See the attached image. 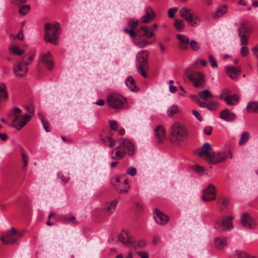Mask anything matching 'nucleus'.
<instances>
[{"mask_svg":"<svg viewBox=\"0 0 258 258\" xmlns=\"http://www.w3.org/2000/svg\"><path fill=\"white\" fill-rule=\"evenodd\" d=\"M149 53L147 50H141L137 55V66H148V57Z\"/></svg>","mask_w":258,"mask_h":258,"instance_id":"2eb2a0df","label":"nucleus"},{"mask_svg":"<svg viewBox=\"0 0 258 258\" xmlns=\"http://www.w3.org/2000/svg\"><path fill=\"white\" fill-rule=\"evenodd\" d=\"M218 103L215 101H211L207 104L206 108H207L209 110L213 111L216 109V108L218 106Z\"/></svg>","mask_w":258,"mask_h":258,"instance_id":"58836bf2","label":"nucleus"},{"mask_svg":"<svg viewBox=\"0 0 258 258\" xmlns=\"http://www.w3.org/2000/svg\"><path fill=\"white\" fill-rule=\"evenodd\" d=\"M25 108L29 113H33L34 112L33 108L30 106H26Z\"/></svg>","mask_w":258,"mask_h":258,"instance_id":"0e129e2a","label":"nucleus"},{"mask_svg":"<svg viewBox=\"0 0 258 258\" xmlns=\"http://www.w3.org/2000/svg\"><path fill=\"white\" fill-rule=\"evenodd\" d=\"M220 117L227 122H231L234 120L236 118V115L228 109H225L220 113Z\"/></svg>","mask_w":258,"mask_h":258,"instance_id":"aec40b11","label":"nucleus"},{"mask_svg":"<svg viewBox=\"0 0 258 258\" xmlns=\"http://www.w3.org/2000/svg\"><path fill=\"white\" fill-rule=\"evenodd\" d=\"M34 55V54H26L21 61L14 66V72L17 76H23L26 74L28 71L27 66L32 62Z\"/></svg>","mask_w":258,"mask_h":258,"instance_id":"20e7f679","label":"nucleus"},{"mask_svg":"<svg viewBox=\"0 0 258 258\" xmlns=\"http://www.w3.org/2000/svg\"><path fill=\"white\" fill-rule=\"evenodd\" d=\"M232 220L233 217L232 216L219 218L215 221L214 228L219 232L230 230L233 228Z\"/></svg>","mask_w":258,"mask_h":258,"instance_id":"9d476101","label":"nucleus"},{"mask_svg":"<svg viewBox=\"0 0 258 258\" xmlns=\"http://www.w3.org/2000/svg\"><path fill=\"white\" fill-rule=\"evenodd\" d=\"M138 254L141 257V258H149L148 254L145 251H139Z\"/></svg>","mask_w":258,"mask_h":258,"instance_id":"4d7b16f0","label":"nucleus"},{"mask_svg":"<svg viewBox=\"0 0 258 258\" xmlns=\"http://www.w3.org/2000/svg\"><path fill=\"white\" fill-rule=\"evenodd\" d=\"M39 117L41 119L43 126L46 132H49L50 130L49 128V123L48 121L45 119V117L41 114H39Z\"/></svg>","mask_w":258,"mask_h":258,"instance_id":"c9c22d12","label":"nucleus"},{"mask_svg":"<svg viewBox=\"0 0 258 258\" xmlns=\"http://www.w3.org/2000/svg\"><path fill=\"white\" fill-rule=\"evenodd\" d=\"M128 34L132 38H135L136 35V34L134 31V29H131V31L128 33Z\"/></svg>","mask_w":258,"mask_h":258,"instance_id":"338daca9","label":"nucleus"},{"mask_svg":"<svg viewBox=\"0 0 258 258\" xmlns=\"http://www.w3.org/2000/svg\"><path fill=\"white\" fill-rule=\"evenodd\" d=\"M212 150V146L211 144L208 142L205 143L201 149L196 151V154L200 157L205 158L210 164V161L212 157H215V153L211 152Z\"/></svg>","mask_w":258,"mask_h":258,"instance_id":"9b49d317","label":"nucleus"},{"mask_svg":"<svg viewBox=\"0 0 258 258\" xmlns=\"http://www.w3.org/2000/svg\"><path fill=\"white\" fill-rule=\"evenodd\" d=\"M248 32V28L247 26L246 22H243L241 23L240 26L238 29V35H240L242 34H247Z\"/></svg>","mask_w":258,"mask_h":258,"instance_id":"2f4dec72","label":"nucleus"},{"mask_svg":"<svg viewBox=\"0 0 258 258\" xmlns=\"http://www.w3.org/2000/svg\"><path fill=\"white\" fill-rule=\"evenodd\" d=\"M215 246L218 249H222L223 247L227 245V238L223 237H217L214 240Z\"/></svg>","mask_w":258,"mask_h":258,"instance_id":"393cba45","label":"nucleus"},{"mask_svg":"<svg viewBox=\"0 0 258 258\" xmlns=\"http://www.w3.org/2000/svg\"><path fill=\"white\" fill-rule=\"evenodd\" d=\"M171 140L180 142L184 141L188 136L185 126L178 123H174L170 127Z\"/></svg>","mask_w":258,"mask_h":258,"instance_id":"7ed1b4c3","label":"nucleus"},{"mask_svg":"<svg viewBox=\"0 0 258 258\" xmlns=\"http://www.w3.org/2000/svg\"><path fill=\"white\" fill-rule=\"evenodd\" d=\"M95 104L99 106H102L105 104V101L104 100L100 99L97 102H95Z\"/></svg>","mask_w":258,"mask_h":258,"instance_id":"052dcab7","label":"nucleus"},{"mask_svg":"<svg viewBox=\"0 0 258 258\" xmlns=\"http://www.w3.org/2000/svg\"><path fill=\"white\" fill-rule=\"evenodd\" d=\"M216 197V188L212 184H209L208 187L203 190V200L205 202L211 201L215 199Z\"/></svg>","mask_w":258,"mask_h":258,"instance_id":"f8f14e48","label":"nucleus"},{"mask_svg":"<svg viewBox=\"0 0 258 258\" xmlns=\"http://www.w3.org/2000/svg\"><path fill=\"white\" fill-rule=\"evenodd\" d=\"M174 25L178 31L180 30L184 27V22L182 20L176 19Z\"/></svg>","mask_w":258,"mask_h":258,"instance_id":"e433bc0d","label":"nucleus"},{"mask_svg":"<svg viewBox=\"0 0 258 258\" xmlns=\"http://www.w3.org/2000/svg\"><path fill=\"white\" fill-rule=\"evenodd\" d=\"M118 240L126 246L130 247L133 244L134 238L129 234V232L127 230H123L122 234L118 236Z\"/></svg>","mask_w":258,"mask_h":258,"instance_id":"dca6fc26","label":"nucleus"},{"mask_svg":"<svg viewBox=\"0 0 258 258\" xmlns=\"http://www.w3.org/2000/svg\"><path fill=\"white\" fill-rule=\"evenodd\" d=\"M107 140L109 142V147L113 148L115 146V141L111 137H108Z\"/></svg>","mask_w":258,"mask_h":258,"instance_id":"5fc2aeb1","label":"nucleus"},{"mask_svg":"<svg viewBox=\"0 0 258 258\" xmlns=\"http://www.w3.org/2000/svg\"><path fill=\"white\" fill-rule=\"evenodd\" d=\"M246 110L248 112L258 113V102H249L247 105Z\"/></svg>","mask_w":258,"mask_h":258,"instance_id":"cd10ccee","label":"nucleus"},{"mask_svg":"<svg viewBox=\"0 0 258 258\" xmlns=\"http://www.w3.org/2000/svg\"><path fill=\"white\" fill-rule=\"evenodd\" d=\"M146 14L142 17L141 21L143 23H150L153 20L155 17V14L153 9L150 7H148L145 9Z\"/></svg>","mask_w":258,"mask_h":258,"instance_id":"a211bd4d","label":"nucleus"},{"mask_svg":"<svg viewBox=\"0 0 258 258\" xmlns=\"http://www.w3.org/2000/svg\"><path fill=\"white\" fill-rule=\"evenodd\" d=\"M226 72L233 80L236 79L240 75L241 70L239 67H227L225 68Z\"/></svg>","mask_w":258,"mask_h":258,"instance_id":"412c9836","label":"nucleus"},{"mask_svg":"<svg viewBox=\"0 0 258 258\" xmlns=\"http://www.w3.org/2000/svg\"><path fill=\"white\" fill-rule=\"evenodd\" d=\"M146 245V242L144 240H140L138 241H136L134 240L133 242V244L130 246V247H134L135 248H143Z\"/></svg>","mask_w":258,"mask_h":258,"instance_id":"f704fd0d","label":"nucleus"},{"mask_svg":"<svg viewBox=\"0 0 258 258\" xmlns=\"http://www.w3.org/2000/svg\"><path fill=\"white\" fill-rule=\"evenodd\" d=\"M17 37L18 39H20L21 40H22L23 39L24 36L21 31H20L17 34Z\"/></svg>","mask_w":258,"mask_h":258,"instance_id":"69168bd1","label":"nucleus"},{"mask_svg":"<svg viewBox=\"0 0 258 258\" xmlns=\"http://www.w3.org/2000/svg\"><path fill=\"white\" fill-rule=\"evenodd\" d=\"M136 46L140 48H144L147 45L151 44V42L149 41L143 40L140 41H136L135 42Z\"/></svg>","mask_w":258,"mask_h":258,"instance_id":"ea45409f","label":"nucleus"},{"mask_svg":"<svg viewBox=\"0 0 258 258\" xmlns=\"http://www.w3.org/2000/svg\"><path fill=\"white\" fill-rule=\"evenodd\" d=\"M169 90L171 93H175L177 90V88L175 86L170 85L169 87Z\"/></svg>","mask_w":258,"mask_h":258,"instance_id":"e2e57ef3","label":"nucleus"},{"mask_svg":"<svg viewBox=\"0 0 258 258\" xmlns=\"http://www.w3.org/2000/svg\"><path fill=\"white\" fill-rule=\"evenodd\" d=\"M197 104L201 107H202V108L206 107L207 104H206L205 102H201L200 100H199L197 102Z\"/></svg>","mask_w":258,"mask_h":258,"instance_id":"680f3d73","label":"nucleus"},{"mask_svg":"<svg viewBox=\"0 0 258 258\" xmlns=\"http://www.w3.org/2000/svg\"><path fill=\"white\" fill-rule=\"evenodd\" d=\"M9 50L11 53L18 55L19 56H21L24 52L23 50L20 49L19 46L15 45H10Z\"/></svg>","mask_w":258,"mask_h":258,"instance_id":"c85d7f7f","label":"nucleus"},{"mask_svg":"<svg viewBox=\"0 0 258 258\" xmlns=\"http://www.w3.org/2000/svg\"><path fill=\"white\" fill-rule=\"evenodd\" d=\"M180 16L186 20L192 26H196L200 24L199 17L192 12L191 9L183 7L179 10Z\"/></svg>","mask_w":258,"mask_h":258,"instance_id":"1a4fd4ad","label":"nucleus"},{"mask_svg":"<svg viewBox=\"0 0 258 258\" xmlns=\"http://www.w3.org/2000/svg\"><path fill=\"white\" fill-rule=\"evenodd\" d=\"M67 220L72 222V223L75 224H77L78 223L76 221L75 217L74 216H72L70 218L67 219Z\"/></svg>","mask_w":258,"mask_h":258,"instance_id":"bf43d9fd","label":"nucleus"},{"mask_svg":"<svg viewBox=\"0 0 258 258\" xmlns=\"http://www.w3.org/2000/svg\"><path fill=\"white\" fill-rule=\"evenodd\" d=\"M193 169L199 174H202L204 172V168L198 165H195Z\"/></svg>","mask_w":258,"mask_h":258,"instance_id":"49530a36","label":"nucleus"},{"mask_svg":"<svg viewBox=\"0 0 258 258\" xmlns=\"http://www.w3.org/2000/svg\"><path fill=\"white\" fill-rule=\"evenodd\" d=\"M106 102L110 107L115 109H120L125 106L126 99L117 94H110L107 96Z\"/></svg>","mask_w":258,"mask_h":258,"instance_id":"6e6552de","label":"nucleus"},{"mask_svg":"<svg viewBox=\"0 0 258 258\" xmlns=\"http://www.w3.org/2000/svg\"><path fill=\"white\" fill-rule=\"evenodd\" d=\"M0 138L2 140L5 141L7 140L8 137L6 134L0 133Z\"/></svg>","mask_w":258,"mask_h":258,"instance_id":"774afa93","label":"nucleus"},{"mask_svg":"<svg viewBox=\"0 0 258 258\" xmlns=\"http://www.w3.org/2000/svg\"><path fill=\"white\" fill-rule=\"evenodd\" d=\"M224 100L228 105H233L234 104V101H238V97L236 94L228 95L224 98Z\"/></svg>","mask_w":258,"mask_h":258,"instance_id":"c756f323","label":"nucleus"},{"mask_svg":"<svg viewBox=\"0 0 258 258\" xmlns=\"http://www.w3.org/2000/svg\"><path fill=\"white\" fill-rule=\"evenodd\" d=\"M126 173L132 176H135L137 173L136 168L134 167H129L126 170Z\"/></svg>","mask_w":258,"mask_h":258,"instance_id":"a18cd8bd","label":"nucleus"},{"mask_svg":"<svg viewBox=\"0 0 258 258\" xmlns=\"http://www.w3.org/2000/svg\"><path fill=\"white\" fill-rule=\"evenodd\" d=\"M228 156L223 152H219L217 154L215 153V157H212L211 160L210 161V164H215L222 162L226 159Z\"/></svg>","mask_w":258,"mask_h":258,"instance_id":"b1692460","label":"nucleus"},{"mask_svg":"<svg viewBox=\"0 0 258 258\" xmlns=\"http://www.w3.org/2000/svg\"><path fill=\"white\" fill-rule=\"evenodd\" d=\"M28 156L25 153H23L22 154V160L23 162V168H25V167L27 166V163H28Z\"/></svg>","mask_w":258,"mask_h":258,"instance_id":"603ef678","label":"nucleus"},{"mask_svg":"<svg viewBox=\"0 0 258 258\" xmlns=\"http://www.w3.org/2000/svg\"><path fill=\"white\" fill-rule=\"evenodd\" d=\"M249 138V135L247 132H244L242 133L241 135L240 139L239 141L238 145L239 146H242L244 145L248 140Z\"/></svg>","mask_w":258,"mask_h":258,"instance_id":"7c9ffc66","label":"nucleus"},{"mask_svg":"<svg viewBox=\"0 0 258 258\" xmlns=\"http://www.w3.org/2000/svg\"><path fill=\"white\" fill-rule=\"evenodd\" d=\"M125 83L131 91L136 92L138 90L134 79L131 76H128L126 79Z\"/></svg>","mask_w":258,"mask_h":258,"instance_id":"bb28decb","label":"nucleus"},{"mask_svg":"<svg viewBox=\"0 0 258 258\" xmlns=\"http://www.w3.org/2000/svg\"><path fill=\"white\" fill-rule=\"evenodd\" d=\"M30 11V6L29 5H25L21 6L19 10V13L22 16L26 15Z\"/></svg>","mask_w":258,"mask_h":258,"instance_id":"72a5a7b5","label":"nucleus"},{"mask_svg":"<svg viewBox=\"0 0 258 258\" xmlns=\"http://www.w3.org/2000/svg\"><path fill=\"white\" fill-rule=\"evenodd\" d=\"M138 24V21L136 19H132L128 22V26L131 29H135Z\"/></svg>","mask_w":258,"mask_h":258,"instance_id":"79ce46f5","label":"nucleus"},{"mask_svg":"<svg viewBox=\"0 0 258 258\" xmlns=\"http://www.w3.org/2000/svg\"><path fill=\"white\" fill-rule=\"evenodd\" d=\"M148 69V67L143 66H137V69L140 72V73L141 75L142 74V73L145 72L144 69Z\"/></svg>","mask_w":258,"mask_h":258,"instance_id":"13d9d810","label":"nucleus"},{"mask_svg":"<svg viewBox=\"0 0 258 258\" xmlns=\"http://www.w3.org/2000/svg\"><path fill=\"white\" fill-rule=\"evenodd\" d=\"M212 128L210 126H208L205 127L204 133L207 135H210L212 133Z\"/></svg>","mask_w":258,"mask_h":258,"instance_id":"864d4df0","label":"nucleus"},{"mask_svg":"<svg viewBox=\"0 0 258 258\" xmlns=\"http://www.w3.org/2000/svg\"><path fill=\"white\" fill-rule=\"evenodd\" d=\"M117 203V199L106 203L103 208L104 212L109 214H112L115 211Z\"/></svg>","mask_w":258,"mask_h":258,"instance_id":"5701e85b","label":"nucleus"},{"mask_svg":"<svg viewBox=\"0 0 258 258\" xmlns=\"http://www.w3.org/2000/svg\"><path fill=\"white\" fill-rule=\"evenodd\" d=\"M249 54V49L246 46H242L240 49V55L242 56H247Z\"/></svg>","mask_w":258,"mask_h":258,"instance_id":"de8ad7c7","label":"nucleus"},{"mask_svg":"<svg viewBox=\"0 0 258 258\" xmlns=\"http://www.w3.org/2000/svg\"><path fill=\"white\" fill-rule=\"evenodd\" d=\"M199 97L202 99L206 100L209 98H212L213 97L212 94L210 91L205 90L200 92L199 93Z\"/></svg>","mask_w":258,"mask_h":258,"instance_id":"473e14b6","label":"nucleus"},{"mask_svg":"<svg viewBox=\"0 0 258 258\" xmlns=\"http://www.w3.org/2000/svg\"><path fill=\"white\" fill-rule=\"evenodd\" d=\"M155 133L158 142L159 143H162L166 139L165 130L162 125H158L155 130Z\"/></svg>","mask_w":258,"mask_h":258,"instance_id":"4be33fe9","label":"nucleus"},{"mask_svg":"<svg viewBox=\"0 0 258 258\" xmlns=\"http://www.w3.org/2000/svg\"><path fill=\"white\" fill-rule=\"evenodd\" d=\"M228 8L226 6H222L218 8L215 13L212 15L213 19H216L222 17L227 13Z\"/></svg>","mask_w":258,"mask_h":258,"instance_id":"a878e982","label":"nucleus"},{"mask_svg":"<svg viewBox=\"0 0 258 258\" xmlns=\"http://www.w3.org/2000/svg\"><path fill=\"white\" fill-rule=\"evenodd\" d=\"M209 59L212 68H218L217 61L212 55H209Z\"/></svg>","mask_w":258,"mask_h":258,"instance_id":"c03bdc74","label":"nucleus"},{"mask_svg":"<svg viewBox=\"0 0 258 258\" xmlns=\"http://www.w3.org/2000/svg\"><path fill=\"white\" fill-rule=\"evenodd\" d=\"M240 221L242 225L246 228L253 229L256 225L254 219L249 214L246 213L241 215Z\"/></svg>","mask_w":258,"mask_h":258,"instance_id":"4468645a","label":"nucleus"},{"mask_svg":"<svg viewBox=\"0 0 258 258\" xmlns=\"http://www.w3.org/2000/svg\"><path fill=\"white\" fill-rule=\"evenodd\" d=\"M192 113L198 119V120H199L200 121H201L202 120V117L198 111L196 110H193Z\"/></svg>","mask_w":258,"mask_h":258,"instance_id":"6e6d98bb","label":"nucleus"},{"mask_svg":"<svg viewBox=\"0 0 258 258\" xmlns=\"http://www.w3.org/2000/svg\"><path fill=\"white\" fill-rule=\"evenodd\" d=\"M119 145L111 152V158L113 160H121L126 154L132 156L135 152V146L130 140L122 138L119 140Z\"/></svg>","mask_w":258,"mask_h":258,"instance_id":"f257e3e1","label":"nucleus"},{"mask_svg":"<svg viewBox=\"0 0 258 258\" xmlns=\"http://www.w3.org/2000/svg\"><path fill=\"white\" fill-rule=\"evenodd\" d=\"M177 39L179 40V48L181 50H185L188 48L189 41L188 37L182 34H177Z\"/></svg>","mask_w":258,"mask_h":258,"instance_id":"6ab92c4d","label":"nucleus"},{"mask_svg":"<svg viewBox=\"0 0 258 258\" xmlns=\"http://www.w3.org/2000/svg\"><path fill=\"white\" fill-rule=\"evenodd\" d=\"M24 231H18L16 228L12 227L1 237L0 240L4 244H15L22 236Z\"/></svg>","mask_w":258,"mask_h":258,"instance_id":"423d86ee","label":"nucleus"},{"mask_svg":"<svg viewBox=\"0 0 258 258\" xmlns=\"http://www.w3.org/2000/svg\"><path fill=\"white\" fill-rule=\"evenodd\" d=\"M109 125L110 128H111L112 130L116 131L117 130L118 125L116 121L110 120L109 121Z\"/></svg>","mask_w":258,"mask_h":258,"instance_id":"09e8293b","label":"nucleus"},{"mask_svg":"<svg viewBox=\"0 0 258 258\" xmlns=\"http://www.w3.org/2000/svg\"><path fill=\"white\" fill-rule=\"evenodd\" d=\"M220 202L222 206L226 207L229 204V200L227 198L222 197L220 199Z\"/></svg>","mask_w":258,"mask_h":258,"instance_id":"8fccbe9b","label":"nucleus"},{"mask_svg":"<svg viewBox=\"0 0 258 258\" xmlns=\"http://www.w3.org/2000/svg\"><path fill=\"white\" fill-rule=\"evenodd\" d=\"M45 41L52 44L56 45L58 43V37L59 35L60 28L59 24L57 23L54 25L50 23H46L45 25Z\"/></svg>","mask_w":258,"mask_h":258,"instance_id":"f03ea898","label":"nucleus"},{"mask_svg":"<svg viewBox=\"0 0 258 258\" xmlns=\"http://www.w3.org/2000/svg\"><path fill=\"white\" fill-rule=\"evenodd\" d=\"M177 11V8H174L170 9L168 10V17L170 18H172L174 17V13Z\"/></svg>","mask_w":258,"mask_h":258,"instance_id":"3c124183","label":"nucleus"},{"mask_svg":"<svg viewBox=\"0 0 258 258\" xmlns=\"http://www.w3.org/2000/svg\"><path fill=\"white\" fill-rule=\"evenodd\" d=\"M188 79L191 81L194 86L198 88H203L205 85V76L200 72H192L190 73V69H187L184 73Z\"/></svg>","mask_w":258,"mask_h":258,"instance_id":"0eeeda50","label":"nucleus"},{"mask_svg":"<svg viewBox=\"0 0 258 258\" xmlns=\"http://www.w3.org/2000/svg\"><path fill=\"white\" fill-rule=\"evenodd\" d=\"M246 34L241 33L239 36L240 38V44L241 45H245L248 43V36H246Z\"/></svg>","mask_w":258,"mask_h":258,"instance_id":"a19ab883","label":"nucleus"},{"mask_svg":"<svg viewBox=\"0 0 258 258\" xmlns=\"http://www.w3.org/2000/svg\"><path fill=\"white\" fill-rule=\"evenodd\" d=\"M21 112L20 109L16 107L12 114L14 116L12 125L18 130H20L31 118V116L27 113L21 116Z\"/></svg>","mask_w":258,"mask_h":258,"instance_id":"39448f33","label":"nucleus"},{"mask_svg":"<svg viewBox=\"0 0 258 258\" xmlns=\"http://www.w3.org/2000/svg\"><path fill=\"white\" fill-rule=\"evenodd\" d=\"M39 63L44 66L49 70H51L53 67V63L51 60L50 53L47 52L41 54L39 56Z\"/></svg>","mask_w":258,"mask_h":258,"instance_id":"ddd939ff","label":"nucleus"},{"mask_svg":"<svg viewBox=\"0 0 258 258\" xmlns=\"http://www.w3.org/2000/svg\"><path fill=\"white\" fill-rule=\"evenodd\" d=\"M178 111V107L176 105H173L170 106L167 112V115L169 116H172L173 114L176 113Z\"/></svg>","mask_w":258,"mask_h":258,"instance_id":"4c0bfd02","label":"nucleus"},{"mask_svg":"<svg viewBox=\"0 0 258 258\" xmlns=\"http://www.w3.org/2000/svg\"><path fill=\"white\" fill-rule=\"evenodd\" d=\"M190 47L194 51H197L200 48V46L198 42L192 40L190 43Z\"/></svg>","mask_w":258,"mask_h":258,"instance_id":"37998d69","label":"nucleus"},{"mask_svg":"<svg viewBox=\"0 0 258 258\" xmlns=\"http://www.w3.org/2000/svg\"><path fill=\"white\" fill-rule=\"evenodd\" d=\"M153 217L156 223L159 225H164L168 221V217L159 210L155 209L154 211Z\"/></svg>","mask_w":258,"mask_h":258,"instance_id":"f3484780","label":"nucleus"}]
</instances>
